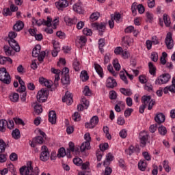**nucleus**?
Wrapping results in <instances>:
<instances>
[{"label":"nucleus","mask_w":175,"mask_h":175,"mask_svg":"<svg viewBox=\"0 0 175 175\" xmlns=\"http://www.w3.org/2000/svg\"><path fill=\"white\" fill-rule=\"evenodd\" d=\"M92 28H95V29H97V31H99L100 36H102L103 35V32L106 31V23H101L99 24L98 23H94L92 24Z\"/></svg>","instance_id":"nucleus-11"},{"label":"nucleus","mask_w":175,"mask_h":175,"mask_svg":"<svg viewBox=\"0 0 175 175\" xmlns=\"http://www.w3.org/2000/svg\"><path fill=\"white\" fill-rule=\"evenodd\" d=\"M39 167H36L34 169L32 167V161H29L27 165L23 166L19 170L21 175H39Z\"/></svg>","instance_id":"nucleus-1"},{"label":"nucleus","mask_w":175,"mask_h":175,"mask_svg":"<svg viewBox=\"0 0 175 175\" xmlns=\"http://www.w3.org/2000/svg\"><path fill=\"white\" fill-rule=\"evenodd\" d=\"M55 5L56 8H57L59 10H62V9L69 6V1H68V0H59L55 3Z\"/></svg>","instance_id":"nucleus-15"},{"label":"nucleus","mask_w":175,"mask_h":175,"mask_svg":"<svg viewBox=\"0 0 175 175\" xmlns=\"http://www.w3.org/2000/svg\"><path fill=\"white\" fill-rule=\"evenodd\" d=\"M64 21L67 25H73V24H77V18L74 17L72 18L69 16H65Z\"/></svg>","instance_id":"nucleus-20"},{"label":"nucleus","mask_w":175,"mask_h":175,"mask_svg":"<svg viewBox=\"0 0 175 175\" xmlns=\"http://www.w3.org/2000/svg\"><path fill=\"white\" fill-rule=\"evenodd\" d=\"M165 43L168 50H172V49H173L174 44L173 43V34H172V33L169 32L167 33Z\"/></svg>","instance_id":"nucleus-7"},{"label":"nucleus","mask_w":175,"mask_h":175,"mask_svg":"<svg viewBox=\"0 0 175 175\" xmlns=\"http://www.w3.org/2000/svg\"><path fill=\"white\" fill-rule=\"evenodd\" d=\"M48 97L49 90H47V88H42L40 91H38L37 94V100L38 102H40V103H43V102H46Z\"/></svg>","instance_id":"nucleus-3"},{"label":"nucleus","mask_w":175,"mask_h":175,"mask_svg":"<svg viewBox=\"0 0 175 175\" xmlns=\"http://www.w3.org/2000/svg\"><path fill=\"white\" fill-rule=\"evenodd\" d=\"M117 81H116V79H113L111 77L107 78L106 81V87L107 88H114L117 87Z\"/></svg>","instance_id":"nucleus-17"},{"label":"nucleus","mask_w":175,"mask_h":175,"mask_svg":"<svg viewBox=\"0 0 175 175\" xmlns=\"http://www.w3.org/2000/svg\"><path fill=\"white\" fill-rule=\"evenodd\" d=\"M23 28H24V23L21 21H17L16 23L13 27L14 31H16L17 32L21 31Z\"/></svg>","instance_id":"nucleus-24"},{"label":"nucleus","mask_w":175,"mask_h":175,"mask_svg":"<svg viewBox=\"0 0 175 175\" xmlns=\"http://www.w3.org/2000/svg\"><path fill=\"white\" fill-rule=\"evenodd\" d=\"M148 67H149V72L150 73V75H152V76H155V73H157V68L154 66V64H152V62L148 63Z\"/></svg>","instance_id":"nucleus-28"},{"label":"nucleus","mask_w":175,"mask_h":175,"mask_svg":"<svg viewBox=\"0 0 175 175\" xmlns=\"http://www.w3.org/2000/svg\"><path fill=\"white\" fill-rule=\"evenodd\" d=\"M12 137L14 138L16 140H17V139H20V130H18V129H16L12 131Z\"/></svg>","instance_id":"nucleus-42"},{"label":"nucleus","mask_w":175,"mask_h":175,"mask_svg":"<svg viewBox=\"0 0 175 175\" xmlns=\"http://www.w3.org/2000/svg\"><path fill=\"white\" fill-rule=\"evenodd\" d=\"M4 53L8 55V57H10V55H14L15 53L13 51V49L8 45H4L3 46Z\"/></svg>","instance_id":"nucleus-25"},{"label":"nucleus","mask_w":175,"mask_h":175,"mask_svg":"<svg viewBox=\"0 0 175 175\" xmlns=\"http://www.w3.org/2000/svg\"><path fill=\"white\" fill-rule=\"evenodd\" d=\"M125 71H120V77L121 80H122L125 84H128V79L126 78V76H125Z\"/></svg>","instance_id":"nucleus-45"},{"label":"nucleus","mask_w":175,"mask_h":175,"mask_svg":"<svg viewBox=\"0 0 175 175\" xmlns=\"http://www.w3.org/2000/svg\"><path fill=\"white\" fill-rule=\"evenodd\" d=\"M8 43L14 51H16V53H20V45L16 40H8Z\"/></svg>","instance_id":"nucleus-13"},{"label":"nucleus","mask_w":175,"mask_h":175,"mask_svg":"<svg viewBox=\"0 0 175 175\" xmlns=\"http://www.w3.org/2000/svg\"><path fill=\"white\" fill-rule=\"evenodd\" d=\"M33 142H35V143H38V144H43V137H36L33 139Z\"/></svg>","instance_id":"nucleus-49"},{"label":"nucleus","mask_w":175,"mask_h":175,"mask_svg":"<svg viewBox=\"0 0 175 175\" xmlns=\"http://www.w3.org/2000/svg\"><path fill=\"white\" fill-rule=\"evenodd\" d=\"M113 68L116 69V70H117L118 72V70H120V69H121V66L120 65V63H118V59L113 60Z\"/></svg>","instance_id":"nucleus-50"},{"label":"nucleus","mask_w":175,"mask_h":175,"mask_svg":"<svg viewBox=\"0 0 175 175\" xmlns=\"http://www.w3.org/2000/svg\"><path fill=\"white\" fill-rule=\"evenodd\" d=\"M150 58L152 61H153L154 62H157L158 61V53L153 52L151 54Z\"/></svg>","instance_id":"nucleus-64"},{"label":"nucleus","mask_w":175,"mask_h":175,"mask_svg":"<svg viewBox=\"0 0 175 175\" xmlns=\"http://www.w3.org/2000/svg\"><path fill=\"white\" fill-rule=\"evenodd\" d=\"M73 10L79 14L83 13V9L81 8V5H80V3H75L73 5Z\"/></svg>","instance_id":"nucleus-31"},{"label":"nucleus","mask_w":175,"mask_h":175,"mask_svg":"<svg viewBox=\"0 0 175 175\" xmlns=\"http://www.w3.org/2000/svg\"><path fill=\"white\" fill-rule=\"evenodd\" d=\"M42 152L40 154V159L43 162H46V161H49V159L50 158V153L49 152V149L47 148V146H42Z\"/></svg>","instance_id":"nucleus-9"},{"label":"nucleus","mask_w":175,"mask_h":175,"mask_svg":"<svg viewBox=\"0 0 175 175\" xmlns=\"http://www.w3.org/2000/svg\"><path fill=\"white\" fill-rule=\"evenodd\" d=\"M65 155H67L68 158H72V155H70V150L67 149V151H65L64 148H60L57 154V158H64Z\"/></svg>","instance_id":"nucleus-12"},{"label":"nucleus","mask_w":175,"mask_h":175,"mask_svg":"<svg viewBox=\"0 0 175 175\" xmlns=\"http://www.w3.org/2000/svg\"><path fill=\"white\" fill-rule=\"evenodd\" d=\"M82 171H79L78 172V175H91V170L88 169L90 167V163L85 162L84 163H82L81 165Z\"/></svg>","instance_id":"nucleus-8"},{"label":"nucleus","mask_w":175,"mask_h":175,"mask_svg":"<svg viewBox=\"0 0 175 175\" xmlns=\"http://www.w3.org/2000/svg\"><path fill=\"white\" fill-rule=\"evenodd\" d=\"M165 120H166V116H165V114H163V113H159L156 114L154 117V121L157 124H163Z\"/></svg>","instance_id":"nucleus-18"},{"label":"nucleus","mask_w":175,"mask_h":175,"mask_svg":"<svg viewBox=\"0 0 175 175\" xmlns=\"http://www.w3.org/2000/svg\"><path fill=\"white\" fill-rule=\"evenodd\" d=\"M121 107H125V104L122 101H119L118 104L115 105V110L117 113H120L121 111Z\"/></svg>","instance_id":"nucleus-36"},{"label":"nucleus","mask_w":175,"mask_h":175,"mask_svg":"<svg viewBox=\"0 0 175 175\" xmlns=\"http://www.w3.org/2000/svg\"><path fill=\"white\" fill-rule=\"evenodd\" d=\"M0 81H2L3 84L9 85L12 83V78L8 72V70L5 68H0Z\"/></svg>","instance_id":"nucleus-2"},{"label":"nucleus","mask_w":175,"mask_h":175,"mask_svg":"<svg viewBox=\"0 0 175 175\" xmlns=\"http://www.w3.org/2000/svg\"><path fill=\"white\" fill-rule=\"evenodd\" d=\"M137 10L140 14H143L145 10L144 6H143V4L137 5V2H134L131 5V11L133 16L137 14Z\"/></svg>","instance_id":"nucleus-4"},{"label":"nucleus","mask_w":175,"mask_h":175,"mask_svg":"<svg viewBox=\"0 0 175 175\" xmlns=\"http://www.w3.org/2000/svg\"><path fill=\"white\" fill-rule=\"evenodd\" d=\"M72 66L75 72H79V70H80V62L77 59H75Z\"/></svg>","instance_id":"nucleus-35"},{"label":"nucleus","mask_w":175,"mask_h":175,"mask_svg":"<svg viewBox=\"0 0 175 175\" xmlns=\"http://www.w3.org/2000/svg\"><path fill=\"white\" fill-rule=\"evenodd\" d=\"M163 21H164V24L167 26V27H170V17L168 16L167 14H164L163 16Z\"/></svg>","instance_id":"nucleus-37"},{"label":"nucleus","mask_w":175,"mask_h":175,"mask_svg":"<svg viewBox=\"0 0 175 175\" xmlns=\"http://www.w3.org/2000/svg\"><path fill=\"white\" fill-rule=\"evenodd\" d=\"M100 16V14H99V12H93L90 15V20L91 21H96V20H98V18H99Z\"/></svg>","instance_id":"nucleus-43"},{"label":"nucleus","mask_w":175,"mask_h":175,"mask_svg":"<svg viewBox=\"0 0 175 175\" xmlns=\"http://www.w3.org/2000/svg\"><path fill=\"white\" fill-rule=\"evenodd\" d=\"M20 84V87L18 88L17 92H23L24 91H26L27 88L25 87V83L23 79H21L20 81H18Z\"/></svg>","instance_id":"nucleus-27"},{"label":"nucleus","mask_w":175,"mask_h":175,"mask_svg":"<svg viewBox=\"0 0 175 175\" xmlns=\"http://www.w3.org/2000/svg\"><path fill=\"white\" fill-rule=\"evenodd\" d=\"M9 40H14L17 38V33L14 31H10L8 34Z\"/></svg>","instance_id":"nucleus-55"},{"label":"nucleus","mask_w":175,"mask_h":175,"mask_svg":"<svg viewBox=\"0 0 175 175\" xmlns=\"http://www.w3.org/2000/svg\"><path fill=\"white\" fill-rule=\"evenodd\" d=\"M158 131L159 135H161V136H165V135L167 133V130L166 129V127L162 125L159 127Z\"/></svg>","instance_id":"nucleus-41"},{"label":"nucleus","mask_w":175,"mask_h":175,"mask_svg":"<svg viewBox=\"0 0 175 175\" xmlns=\"http://www.w3.org/2000/svg\"><path fill=\"white\" fill-rule=\"evenodd\" d=\"M170 87V92L175 94V77L172 79V83Z\"/></svg>","instance_id":"nucleus-53"},{"label":"nucleus","mask_w":175,"mask_h":175,"mask_svg":"<svg viewBox=\"0 0 175 175\" xmlns=\"http://www.w3.org/2000/svg\"><path fill=\"white\" fill-rule=\"evenodd\" d=\"M152 100L151 96H143L142 98V102L145 106H147V105Z\"/></svg>","instance_id":"nucleus-30"},{"label":"nucleus","mask_w":175,"mask_h":175,"mask_svg":"<svg viewBox=\"0 0 175 175\" xmlns=\"http://www.w3.org/2000/svg\"><path fill=\"white\" fill-rule=\"evenodd\" d=\"M83 35H86V36H91L92 35V31L88 28H84L83 30Z\"/></svg>","instance_id":"nucleus-59"},{"label":"nucleus","mask_w":175,"mask_h":175,"mask_svg":"<svg viewBox=\"0 0 175 175\" xmlns=\"http://www.w3.org/2000/svg\"><path fill=\"white\" fill-rule=\"evenodd\" d=\"M83 93L85 96H91V90H90V87L88 85L85 86Z\"/></svg>","instance_id":"nucleus-46"},{"label":"nucleus","mask_w":175,"mask_h":175,"mask_svg":"<svg viewBox=\"0 0 175 175\" xmlns=\"http://www.w3.org/2000/svg\"><path fill=\"white\" fill-rule=\"evenodd\" d=\"M148 137H150V135L147 131H142L139 133L141 147H146V144H147V142H148Z\"/></svg>","instance_id":"nucleus-6"},{"label":"nucleus","mask_w":175,"mask_h":175,"mask_svg":"<svg viewBox=\"0 0 175 175\" xmlns=\"http://www.w3.org/2000/svg\"><path fill=\"white\" fill-rule=\"evenodd\" d=\"M90 142H83L80 146V150L81 152H83V151H85V150H90Z\"/></svg>","instance_id":"nucleus-33"},{"label":"nucleus","mask_w":175,"mask_h":175,"mask_svg":"<svg viewBox=\"0 0 175 175\" xmlns=\"http://www.w3.org/2000/svg\"><path fill=\"white\" fill-rule=\"evenodd\" d=\"M170 80V74H163L161 75L155 81V84L161 85V84H166V83L169 82Z\"/></svg>","instance_id":"nucleus-5"},{"label":"nucleus","mask_w":175,"mask_h":175,"mask_svg":"<svg viewBox=\"0 0 175 175\" xmlns=\"http://www.w3.org/2000/svg\"><path fill=\"white\" fill-rule=\"evenodd\" d=\"M80 78L81 79L82 81H87L88 79H90V77L88 76V72H87V70H83L81 72Z\"/></svg>","instance_id":"nucleus-32"},{"label":"nucleus","mask_w":175,"mask_h":175,"mask_svg":"<svg viewBox=\"0 0 175 175\" xmlns=\"http://www.w3.org/2000/svg\"><path fill=\"white\" fill-rule=\"evenodd\" d=\"M49 121L54 125L57 123V113L55 111H50L49 113Z\"/></svg>","instance_id":"nucleus-19"},{"label":"nucleus","mask_w":175,"mask_h":175,"mask_svg":"<svg viewBox=\"0 0 175 175\" xmlns=\"http://www.w3.org/2000/svg\"><path fill=\"white\" fill-rule=\"evenodd\" d=\"M105 44H106V42H105L104 38H101L98 40L99 50L100 51V53H103V52L105 51L103 50V47L105 46Z\"/></svg>","instance_id":"nucleus-40"},{"label":"nucleus","mask_w":175,"mask_h":175,"mask_svg":"<svg viewBox=\"0 0 175 175\" xmlns=\"http://www.w3.org/2000/svg\"><path fill=\"white\" fill-rule=\"evenodd\" d=\"M163 166L165 170V172H167V173H169L170 172V167H169V161L165 160L163 163Z\"/></svg>","instance_id":"nucleus-52"},{"label":"nucleus","mask_w":175,"mask_h":175,"mask_svg":"<svg viewBox=\"0 0 175 175\" xmlns=\"http://www.w3.org/2000/svg\"><path fill=\"white\" fill-rule=\"evenodd\" d=\"M99 122V118L98 116H93L90 119V123L86 122L85 124V128H89V129H92L93 128H95L96 125H98V123Z\"/></svg>","instance_id":"nucleus-10"},{"label":"nucleus","mask_w":175,"mask_h":175,"mask_svg":"<svg viewBox=\"0 0 175 175\" xmlns=\"http://www.w3.org/2000/svg\"><path fill=\"white\" fill-rule=\"evenodd\" d=\"M34 110L36 114L39 115L43 111V108L42 107V105H36L34 106Z\"/></svg>","instance_id":"nucleus-48"},{"label":"nucleus","mask_w":175,"mask_h":175,"mask_svg":"<svg viewBox=\"0 0 175 175\" xmlns=\"http://www.w3.org/2000/svg\"><path fill=\"white\" fill-rule=\"evenodd\" d=\"M3 15L5 17H8V16H12V10L10 8H5L3 10Z\"/></svg>","instance_id":"nucleus-57"},{"label":"nucleus","mask_w":175,"mask_h":175,"mask_svg":"<svg viewBox=\"0 0 175 175\" xmlns=\"http://www.w3.org/2000/svg\"><path fill=\"white\" fill-rule=\"evenodd\" d=\"M125 152L128 155H132L133 152H135V146H130V147L128 149H126Z\"/></svg>","instance_id":"nucleus-56"},{"label":"nucleus","mask_w":175,"mask_h":175,"mask_svg":"<svg viewBox=\"0 0 175 175\" xmlns=\"http://www.w3.org/2000/svg\"><path fill=\"white\" fill-rule=\"evenodd\" d=\"M122 40V43H124V44H126V46H129L131 43H133V39L131 38V37L128 36L123 37Z\"/></svg>","instance_id":"nucleus-26"},{"label":"nucleus","mask_w":175,"mask_h":175,"mask_svg":"<svg viewBox=\"0 0 175 175\" xmlns=\"http://www.w3.org/2000/svg\"><path fill=\"white\" fill-rule=\"evenodd\" d=\"M61 82L63 85H68L70 84V77H69V75L66 74L65 75H62Z\"/></svg>","instance_id":"nucleus-22"},{"label":"nucleus","mask_w":175,"mask_h":175,"mask_svg":"<svg viewBox=\"0 0 175 175\" xmlns=\"http://www.w3.org/2000/svg\"><path fill=\"white\" fill-rule=\"evenodd\" d=\"M20 98V95L17 93H12L11 95H10V99L11 102H18V99Z\"/></svg>","instance_id":"nucleus-34"},{"label":"nucleus","mask_w":175,"mask_h":175,"mask_svg":"<svg viewBox=\"0 0 175 175\" xmlns=\"http://www.w3.org/2000/svg\"><path fill=\"white\" fill-rule=\"evenodd\" d=\"M73 162L75 165H77V166H81L83 165V160L80 159L79 157H76L73 159Z\"/></svg>","instance_id":"nucleus-51"},{"label":"nucleus","mask_w":175,"mask_h":175,"mask_svg":"<svg viewBox=\"0 0 175 175\" xmlns=\"http://www.w3.org/2000/svg\"><path fill=\"white\" fill-rule=\"evenodd\" d=\"M111 17H113V21L115 20L116 22L118 23V21H120V20L121 19V14L120 13H115L114 14H111Z\"/></svg>","instance_id":"nucleus-54"},{"label":"nucleus","mask_w":175,"mask_h":175,"mask_svg":"<svg viewBox=\"0 0 175 175\" xmlns=\"http://www.w3.org/2000/svg\"><path fill=\"white\" fill-rule=\"evenodd\" d=\"M20 92V98L22 102H25L27 100V92L25 91L19 92Z\"/></svg>","instance_id":"nucleus-58"},{"label":"nucleus","mask_w":175,"mask_h":175,"mask_svg":"<svg viewBox=\"0 0 175 175\" xmlns=\"http://www.w3.org/2000/svg\"><path fill=\"white\" fill-rule=\"evenodd\" d=\"M62 102L66 103L67 105H70L73 103V96L69 92H66L64 96L62 98Z\"/></svg>","instance_id":"nucleus-14"},{"label":"nucleus","mask_w":175,"mask_h":175,"mask_svg":"<svg viewBox=\"0 0 175 175\" xmlns=\"http://www.w3.org/2000/svg\"><path fill=\"white\" fill-rule=\"evenodd\" d=\"M120 91L121 94H122L123 95H125L126 96H131V95H132V90H131V89H126V88H122L120 89Z\"/></svg>","instance_id":"nucleus-29"},{"label":"nucleus","mask_w":175,"mask_h":175,"mask_svg":"<svg viewBox=\"0 0 175 175\" xmlns=\"http://www.w3.org/2000/svg\"><path fill=\"white\" fill-rule=\"evenodd\" d=\"M39 83L41 85L46 87L47 88H51L53 86V82L51 81H49L42 77L39 78Z\"/></svg>","instance_id":"nucleus-16"},{"label":"nucleus","mask_w":175,"mask_h":175,"mask_svg":"<svg viewBox=\"0 0 175 175\" xmlns=\"http://www.w3.org/2000/svg\"><path fill=\"white\" fill-rule=\"evenodd\" d=\"M72 120L74 121H80L81 120V116H80V113H79V112H75L73 115H72Z\"/></svg>","instance_id":"nucleus-61"},{"label":"nucleus","mask_w":175,"mask_h":175,"mask_svg":"<svg viewBox=\"0 0 175 175\" xmlns=\"http://www.w3.org/2000/svg\"><path fill=\"white\" fill-rule=\"evenodd\" d=\"M138 167L139 170H142V172H144L146 170V167H147V163H146V161H141L138 163Z\"/></svg>","instance_id":"nucleus-38"},{"label":"nucleus","mask_w":175,"mask_h":175,"mask_svg":"<svg viewBox=\"0 0 175 175\" xmlns=\"http://www.w3.org/2000/svg\"><path fill=\"white\" fill-rule=\"evenodd\" d=\"M5 126H6V120H0V132H5V131H6V129H5Z\"/></svg>","instance_id":"nucleus-47"},{"label":"nucleus","mask_w":175,"mask_h":175,"mask_svg":"<svg viewBox=\"0 0 175 175\" xmlns=\"http://www.w3.org/2000/svg\"><path fill=\"white\" fill-rule=\"evenodd\" d=\"M5 150H6V144L3 139H0V154L5 152Z\"/></svg>","instance_id":"nucleus-44"},{"label":"nucleus","mask_w":175,"mask_h":175,"mask_svg":"<svg viewBox=\"0 0 175 175\" xmlns=\"http://www.w3.org/2000/svg\"><path fill=\"white\" fill-rule=\"evenodd\" d=\"M94 69H95L96 73H98V76H100V77L101 79H103L105 74L103 73V68H102L100 65L95 63L94 64Z\"/></svg>","instance_id":"nucleus-21"},{"label":"nucleus","mask_w":175,"mask_h":175,"mask_svg":"<svg viewBox=\"0 0 175 175\" xmlns=\"http://www.w3.org/2000/svg\"><path fill=\"white\" fill-rule=\"evenodd\" d=\"M114 159V156H113V154L111 153H108L106 155V160L104 161L103 165L104 166H106V165L109 161L111 162V161H113V159Z\"/></svg>","instance_id":"nucleus-39"},{"label":"nucleus","mask_w":175,"mask_h":175,"mask_svg":"<svg viewBox=\"0 0 175 175\" xmlns=\"http://www.w3.org/2000/svg\"><path fill=\"white\" fill-rule=\"evenodd\" d=\"M133 112V109L132 108H128L124 111V117H129L131 114Z\"/></svg>","instance_id":"nucleus-62"},{"label":"nucleus","mask_w":175,"mask_h":175,"mask_svg":"<svg viewBox=\"0 0 175 175\" xmlns=\"http://www.w3.org/2000/svg\"><path fill=\"white\" fill-rule=\"evenodd\" d=\"M109 99H117V92H116V91L111 90L109 92Z\"/></svg>","instance_id":"nucleus-60"},{"label":"nucleus","mask_w":175,"mask_h":175,"mask_svg":"<svg viewBox=\"0 0 175 175\" xmlns=\"http://www.w3.org/2000/svg\"><path fill=\"white\" fill-rule=\"evenodd\" d=\"M81 99L85 109H88V106H90V102L87 100V98H85V97H83Z\"/></svg>","instance_id":"nucleus-63"},{"label":"nucleus","mask_w":175,"mask_h":175,"mask_svg":"<svg viewBox=\"0 0 175 175\" xmlns=\"http://www.w3.org/2000/svg\"><path fill=\"white\" fill-rule=\"evenodd\" d=\"M41 49L42 46L40 45H36L35 48L33 49L32 51V57H35L36 58H37V57H39Z\"/></svg>","instance_id":"nucleus-23"}]
</instances>
